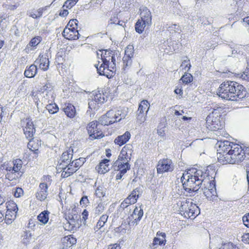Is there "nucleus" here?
<instances>
[{
    "mask_svg": "<svg viewBox=\"0 0 249 249\" xmlns=\"http://www.w3.org/2000/svg\"><path fill=\"white\" fill-rule=\"evenodd\" d=\"M244 224L248 228H249V213L245 215L242 217Z\"/></svg>",
    "mask_w": 249,
    "mask_h": 249,
    "instance_id": "obj_64",
    "label": "nucleus"
},
{
    "mask_svg": "<svg viewBox=\"0 0 249 249\" xmlns=\"http://www.w3.org/2000/svg\"><path fill=\"white\" fill-rule=\"evenodd\" d=\"M19 173H17L14 171L13 172H7L5 174V178L12 181L15 180L18 178V176H21Z\"/></svg>",
    "mask_w": 249,
    "mask_h": 249,
    "instance_id": "obj_44",
    "label": "nucleus"
},
{
    "mask_svg": "<svg viewBox=\"0 0 249 249\" xmlns=\"http://www.w3.org/2000/svg\"><path fill=\"white\" fill-rule=\"evenodd\" d=\"M80 215L78 214L75 208L72 209L71 212H69L66 217L67 220H80Z\"/></svg>",
    "mask_w": 249,
    "mask_h": 249,
    "instance_id": "obj_34",
    "label": "nucleus"
},
{
    "mask_svg": "<svg viewBox=\"0 0 249 249\" xmlns=\"http://www.w3.org/2000/svg\"><path fill=\"white\" fill-rule=\"evenodd\" d=\"M52 177L49 175H44L41 178V183L39 185H44L46 187H48L51 185L52 183Z\"/></svg>",
    "mask_w": 249,
    "mask_h": 249,
    "instance_id": "obj_41",
    "label": "nucleus"
},
{
    "mask_svg": "<svg viewBox=\"0 0 249 249\" xmlns=\"http://www.w3.org/2000/svg\"><path fill=\"white\" fill-rule=\"evenodd\" d=\"M41 40L42 38L41 36H36L31 39L29 43V45L31 47H36L41 42Z\"/></svg>",
    "mask_w": 249,
    "mask_h": 249,
    "instance_id": "obj_51",
    "label": "nucleus"
},
{
    "mask_svg": "<svg viewBox=\"0 0 249 249\" xmlns=\"http://www.w3.org/2000/svg\"><path fill=\"white\" fill-rule=\"evenodd\" d=\"M43 103L46 104V108L51 114L56 113L59 108L55 103H53V95L48 92L46 94L42 100Z\"/></svg>",
    "mask_w": 249,
    "mask_h": 249,
    "instance_id": "obj_12",
    "label": "nucleus"
},
{
    "mask_svg": "<svg viewBox=\"0 0 249 249\" xmlns=\"http://www.w3.org/2000/svg\"><path fill=\"white\" fill-rule=\"evenodd\" d=\"M95 194L96 196L102 197L105 196L106 193L103 187L99 186L96 189Z\"/></svg>",
    "mask_w": 249,
    "mask_h": 249,
    "instance_id": "obj_54",
    "label": "nucleus"
},
{
    "mask_svg": "<svg viewBox=\"0 0 249 249\" xmlns=\"http://www.w3.org/2000/svg\"><path fill=\"white\" fill-rule=\"evenodd\" d=\"M235 47V49H236L238 51V53L239 54L243 55L244 52L245 50L246 47L245 46H242L241 45H234Z\"/></svg>",
    "mask_w": 249,
    "mask_h": 249,
    "instance_id": "obj_62",
    "label": "nucleus"
},
{
    "mask_svg": "<svg viewBox=\"0 0 249 249\" xmlns=\"http://www.w3.org/2000/svg\"><path fill=\"white\" fill-rule=\"evenodd\" d=\"M108 159H104L96 167V169L100 174H104L109 170V162Z\"/></svg>",
    "mask_w": 249,
    "mask_h": 249,
    "instance_id": "obj_24",
    "label": "nucleus"
},
{
    "mask_svg": "<svg viewBox=\"0 0 249 249\" xmlns=\"http://www.w3.org/2000/svg\"><path fill=\"white\" fill-rule=\"evenodd\" d=\"M199 20L201 24L204 25H210L213 21V20L212 18H209L204 16L200 17Z\"/></svg>",
    "mask_w": 249,
    "mask_h": 249,
    "instance_id": "obj_55",
    "label": "nucleus"
},
{
    "mask_svg": "<svg viewBox=\"0 0 249 249\" xmlns=\"http://www.w3.org/2000/svg\"><path fill=\"white\" fill-rule=\"evenodd\" d=\"M131 158V156L125 154L123 156L122 154L120 153L117 160L113 163L112 167H115L117 169L124 168L126 170H129L130 169V165L129 163V161Z\"/></svg>",
    "mask_w": 249,
    "mask_h": 249,
    "instance_id": "obj_11",
    "label": "nucleus"
},
{
    "mask_svg": "<svg viewBox=\"0 0 249 249\" xmlns=\"http://www.w3.org/2000/svg\"><path fill=\"white\" fill-rule=\"evenodd\" d=\"M132 148V145L126 144L122 148L120 153L122 154L123 156L124 155V154H125L131 156L132 153L133 152Z\"/></svg>",
    "mask_w": 249,
    "mask_h": 249,
    "instance_id": "obj_43",
    "label": "nucleus"
},
{
    "mask_svg": "<svg viewBox=\"0 0 249 249\" xmlns=\"http://www.w3.org/2000/svg\"><path fill=\"white\" fill-rule=\"evenodd\" d=\"M13 193L16 197H19L23 194V191L21 188L17 187L13 189Z\"/></svg>",
    "mask_w": 249,
    "mask_h": 249,
    "instance_id": "obj_57",
    "label": "nucleus"
},
{
    "mask_svg": "<svg viewBox=\"0 0 249 249\" xmlns=\"http://www.w3.org/2000/svg\"><path fill=\"white\" fill-rule=\"evenodd\" d=\"M189 62V59H186L185 60H184L182 61L180 67L182 68V69H184L185 70H186V68H188V69L187 70V71H188L191 67V64Z\"/></svg>",
    "mask_w": 249,
    "mask_h": 249,
    "instance_id": "obj_61",
    "label": "nucleus"
},
{
    "mask_svg": "<svg viewBox=\"0 0 249 249\" xmlns=\"http://www.w3.org/2000/svg\"><path fill=\"white\" fill-rule=\"evenodd\" d=\"M75 2L73 1L72 0H67L64 4L63 7H66L67 8L70 9L72 6L75 5Z\"/></svg>",
    "mask_w": 249,
    "mask_h": 249,
    "instance_id": "obj_63",
    "label": "nucleus"
},
{
    "mask_svg": "<svg viewBox=\"0 0 249 249\" xmlns=\"http://www.w3.org/2000/svg\"><path fill=\"white\" fill-rule=\"evenodd\" d=\"M166 28L172 35L176 33L179 34L181 32L180 27L176 24L167 25Z\"/></svg>",
    "mask_w": 249,
    "mask_h": 249,
    "instance_id": "obj_38",
    "label": "nucleus"
},
{
    "mask_svg": "<svg viewBox=\"0 0 249 249\" xmlns=\"http://www.w3.org/2000/svg\"><path fill=\"white\" fill-rule=\"evenodd\" d=\"M37 69L36 65L32 64L27 68L24 71V75L28 78L34 77L37 73Z\"/></svg>",
    "mask_w": 249,
    "mask_h": 249,
    "instance_id": "obj_27",
    "label": "nucleus"
},
{
    "mask_svg": "<svg viewBox=\"0 0 249 249\" xmlns=\"http://www.w3.org/2000/svg\"><path fill=\"white\" fill-rule=\"evenodd\" d=\"M105 210V204L103 203H99L94 209V213L96 214L99 215L103 212Z\"/></svg>",
    "mask_w": 249,
    "mask_h": 249,
    "instance_id": "obj_52",
    "label": "nucleus"
},
{
    "mask_svg": "<svg viewBox=\"0 0 249 249\" xmlns=\"http://www.w3.org/2000/svg\"><path fill=\"white\" fill-rule=\"evenodd\" d=\"M63 111L65 113L66 115L69 118H73L75 115V108L74 106L71 104H68L63 108Z\"/></svg>",
    "mask_w": 249,
    "mask_h": 249,
    "instance_id": "obj_28",
    "label": "nucleus"
},
{
    "mask_svg": "<svg viewBox=\"0 0 249 249\" xmlns=\"http://www.w3.org/2000/svg\"><path fill=\"white\" fill-rule=\"evenodd\" d=\"M160 47V49L162 50L164 53L167 54L172 53L175 51L173 47H171L169 45L168 41H164Z\"/></svg>",
    "mask_w": 249,
    "mask_h": 249,
    "instance_id": "obj_36",
    "label": "nucleus"
},
{
    "mask_svg": "<svg viewBox=\"0 0 249 249\" xmlns=\"http://www.w3.org/2000/svg\"><path fill=\"white\" fill-rule=\"evenodd\" d=\"M47 187L44 185H39L38 188L36 193V196L37 199L40 201L45 200L48 195Z\"/></svg>",
    "mask_w": 249,
    "mask_h": 249,
    "instance_id": "obj_21",
    "label": "nucleus"
},
{
    "mask_svg": "<svg viewBox=\"0 0 249 249\" xmlns=\"http://www.w3.org/2000/svg\"><path fill=\"white\" fill-rule=\"evenodd\" d=\"M193 79L192 75L189 73H185L181 78L182 82L186 84L191 83L193 81Z\"/></svg>",
    "mask_w": 249,
    "mask_h": 249,
    "instance_id": "obj_48",
    "label": "nucleus"
},
{
    "mask_svg": "<svg viewBox=\"0 0 249 249\" xmlns=\"http://www.w3.org/2000/svg\"><path fill=\"white\" fill-rule=\"evenodd\" d=\"M116 114V119L118 122L125 118L128 113V108L125 107L122 108L117 111H115Z\"/></svg>",
    "mask_w": 249,
    "mask_h": 249,
    "instance_id": "obj_31",
    "label": "nucleus"
},
{
    "mask_svg": "<svg viewBox=\"0 0 249 249\" xmlns=\"http://www.w3.org/2000/svg\"><path fill=\"white\" fill-rule=\"evenodd\" d=\"M32 236L33 234L30 231H24L22 235V242L23 244L26 246L28 245L30 243Z\"/></svg>",
    "mask_w": 249,
    "mask_h": 249,
    "instance_id": "obj_33",
    "label": "nucleus"
},
{
    "mask_svg": "<svg viewBox=\"0 0 249 249\" xmlns=\"http://www.w3.org/2000/svg\"><path fill=\"white\" fill-rule=\"evenodd\" d=\"M174 169V164L172 160L169 159L160 160L157 165L158 174H163L165 172H172Z\"/></svg>",
    "mask_w": 249,
    "mask_h": 249,
    "instance_id": "obj_10",
    "label": "nucleus"
},
{
    "mask_svg": "<svg viewBox=\"0 0 249 249\" xmlns=\"http://www.w3.org/2000/svg\"><path fill=\"white\" fill-rule=\"evenodd\" d=\"M179 211L181 214L186 218L195 217L200 213L198 207L187 200L181 201Z\"/></svg>",
    "mask_w": 249,
    "mask_h": 249,
    "instance_id": "obj_4",
    "label": "nucleus"
},
{
    "mask_svg": "<svg viewBox=\"0 0 249 249\" xmlns=\"http://www.w3.org/2000/svg\"><path fill=\"white\" fill-rule=\"evenodd\" d=\"M7 211L12 213L15 217L18 211L17 205L13 201H9L7 205Z\"/></svg>",
    "mask_w": 249,
    "mask_h": 249,
    "instance_id": "obj_37",
    "label": "nucleus"
},
{
    "mask_svg": "<svg viewBox=\"0 0 249 249\" xmlns=\"http://www.w3.org/2000/svg\"><path fill=\"white\" fill-rule=\"evenodd\" d=\"M214 177L213 178L210 177V182L206 185H202L200 190L203 192V194L209 200H213L217 197L215 184L213 183Z\"/></svg>",
    "mask_w": 249,
    "mask_h": 249,
    "instance_id": "obj_8",
    "label": "nucleus"
},
{
    "mask_svg": "<svg viewBox=\"0 0 249 249\" xmlns=\"http://www.w3.org/2000/svg\"><path fill=\"white\" fill-rule=\"evenodd\" d=\"M79 222L80 220H67L65 227L68 228L69 231H75L77 228H79Z\"/></svg>",
    "mask_w": 249,
    "mask_h": 249,
    "instance_id": "obj_29",
    "label": "nucleus"
},
{
    "mask_svg": "<svg viewBox=\"0 0 249 249\" xmlns=\"http://www.w3.org/2000/svg\"><path fill=\"white\" fill-rule=\"evenodd\" d=\"M116 57L115 53L112 55H108L106 57H103V63L99 68L96 65L98 73L100 75H106L107 77L108 74L107 71L111 72L112 73L116 71Z\"/></svg>",
    "mask_w": 249,
    "mask_h": 249,
    "instance_id": "obj_3",
    "label": "nucleus"
},
{
    "mask_svg": "<svg viewBox=\"0 0 249 249\" xmlns=\"http://www.w3.org/2000/svg\"><path fill=\"white\" fill-rule=\"evenodd\" d=\"M102 125L98 122H92L89 124L87 126L88 133L90 137L93 139L101 138L104 136L101 131Z\"/></svg>",
    "mask_w": 249,
    "mask_h": 249,
    "instance_id": "obj_9",
    "label": "nucleus"
},
{
    "mask_svg": "<svg viewBox=\"0 0 249 249\" xmlns=\"http://www.w3.org/2000/svg\"><path fill=\"white\" fill-rule=\"evenodd\" d=\"M143 215V211L142 209L139 210L137 207H136L133 212L132 214L130 217H129L130 221L134 219L132 223H137L138 221H140Z\"/></svg>",
    "mask_w": 249,
    "mask_h": 249,
    "instance_id": "obj_25",
    "label": "nucleus"
},
{
    "mask_svg": "<svg viewBox=\"0 0 249 249\" xmlns=\"http://www.w3.org/2000/svg\"><path fill=\"white\" fill-rule=\"evenodd\" d=\"M73 149L69 148L67 151L63 153L60 160L61 162L59 164L60 168H63L66 164H68L71 161L72 157Z\"/></svg>",
    "mask_w": 249,
    "mask_h": 249,
    "instance_id": "obj_20",
    "label": "nucleus"
},
{
    "mask_svg": "<svg viewBox=\"0 0 249 249\" xmlns=\"http://www.w3.org/2000/svg\"><path fill=\"white\" fill-rule=\"evenodd\" d=\"M219 110L221 108L213 109L212 114L208 115L206 120V126L207 128L211 131H217L222 127L220 121V115L217 114V111L219 113Z\"/></svg>",
    "mask_w": 249,
    "mask_h": 249,
    "instance_id": "obj_5",
    "label": "nucleus"
},
{
    "mask_svg": "<svg viewBox=\"0 0 249 249\" xmlns=\"http://www.w3.org/2000/svg\"><path fill=\"white\" fill-rule=\"evenodd\" d=\"M215 169L212 166H208L203 170H196L194 175L187 172L183 174L181 181L184 189L187 192L199 191L202 185H206L210 182V177L213 178L215 175Z\"/></svg>",
    "mask_w": 249,
    "mask_h": 249,
    "instance_id": "obj_1",
    "label": "nucleus"
},
{
    "mask_svg": "<svg viewBox=\"0 0 249 249\" xmlns=\"http://www.w3.org/2000/svg\"><path fill=\"white\" fill-rule=\"evenodd\" d=\"M28 147L32 151H34L35 154L37 155L38 152V148L39 145L38 144L36 143L34 140H30L29 142L28 143Z\"/></svg>",
    "mask_w": 249,
    "mask_h": 249,
    "instance_id": "obj_40",
    "label": "nucleus"
},
{
    "mask_svg": "<svg viewBox=\"0 0 249 249\" xmlns=\"http://www.w3.org/2000/svg\"><path fill=\"white\" fill-rule=\"evenodd\" d=\"M139 189L136 188L134 189L130 194V195L127 197L131 198V201L134 204L136 202L137 199L139 197Z\"/></svg>",
    "mask_w": 249,
    "mask_h": 249,
    "instance_id": "obj_42",
    "label": "nucleus"
},
{
    "mask_svg": "<svg viewBox=\"0 0 249 249\" xmlns=\"http://www.w3.org/2000/svg\"><path fill=\"white\" fill-rule=\"evenodd\" d=\"M86 160L84 158H80L78 159H76L74 161L75 167L77 168V170L78 168L81 166L83 163L85 162Z\"/></svg>",
    "mask_w": 249,
    "mask_h": 249,
    "instance_id": "obj_58",
    "label": "nucleus"
},
{
    "mask_svg": "<svg viewBox=\"0 0 249 249\" xmlns=\"http://www.w3.org/2000/svg\"><path fill=\"white\" fill-rule=\"evenodd\" d=\"M78 23V21L76 19H72L69 21L66 27H69L70 26L69 28L75 27L77 29Z\"/></svg>",
    "mask_w": 249,
    "mask_h": 249,
    "instance_id": "obj_60",
    "label": "nucleus"
},
{
    "mask_svg": "<svg viewBox=\"0 0 249 249\" xmlns=\"http://www.w3.org/2000/svg\"><path fill=\"white\" fill-rule=\"evenodd\" d=\"M131 137L130 133L126 131L124 134L118 136L114 140V143L119 146H122L126 143Z\"/></svg>",
    "mask_w": 249,
    "mask_h": 249,
    "instance_id": "obj_23",
    "label": "nucleus"
},
{
    "mask_svg": "<svg viewBox=\"0 0 249 249\" xmlns=\"http://www.w3.org/2000/svg\"><path fill=\"white\" fill-rule=\"evenodd\" d=\"M116 115L115 110L111 109L99 119V123L103 125H108L117 122Z\"/></svg>",
    "mask_w": 249,
    "mask_h": 249,
    "instance_id": "obj_13",
    "label": "nucleus"
},
{
    "mask_svg": "<svg viewBox=\"0 0 249 249\" xmlns=\"http://www.w3.org/2000/svg\"><path fill=\"white\" fill-rule=\"evenodd\" d=\"M22 161L19 159L13 160L12 163L13 170L17 173H19V171L22 167Z\"/></svg>",
    "mask_w": 249,
    "mask_h": 249,
    "instance_id": "obj_35",
    "label": "nucleus"
},
{
    "mask_svg": "<svg viewBox=\"0 0 249 249\" xmlns=\"http://www.w3.org/2000/svg\"><path fill=\"white\" fill-rule=\"evenodd\" d=\"M132 57H129L128 56H124L123 58V66L124 68L129 67L132 64Z\"/></svg>",
    "mask_w": 249,
    "mask_h": 249,
    "instance_id": "obj_56",
    "label": "nucleus"
},
{
    "mask_svg": "<svg viewBox=\"0 0 249 249\" xmlns=\"http://www.w3.org/2000/svg\"><path fill=\"white\" fill-rule=\"evenodd\" d=\"M35 63L39 65V68L45 71L49 69V61L48 56L47 54H40L38 58L35 61Z\"/></svg>",
    "mask_w": 249,
    "mask_h": 249,
    "instance_id": "obj_19",
    "label": "nucleus"
},
{
    "mask_svg": "<svg viewBox=\"0 0 249 249\" xmlns=\"http://www.w3.org/2000/svg\"><path fill=\"white\" fill-rule=\"evenodd\" d=\"M157 236L158 237H156L154 238L153 245H165L166 243V234L164 232H161L160 231H158L157 233Z\"/></svg>",
    "mask_w": 249,
    "mask_h": 249,
    "instance_id": "obj_26",
    "label": "nucleus"
},
{
    "mask_svg": "<svg viewBox=\"0 0 249 249\" xmlns=\"http://www.w3.org/2000/svg\"><path fill=\"white\" fill-rule=\"evenodd\" d=\"M114 171H119V173L116 176V179H121L123 176L126 173L128 170L124 169H117L115 167H112Z\"/></svg>",
    "mask_w": 249,
    "mask_h": 249,
    "instance_id": "obj_50",
    "label": "nucleus"
},
{
    "mask_svg": "<svg viewBox=\"0 0 249 249\" xmlns=\"http://www.w3.org/2000/svg\"><path fill=\"white\" fill-rule=\"evenodd\" d=\"M62 35L67 39L76 40L79 38V34L75 27L69 28L66 27L63 30Z\"/></svg>",
    "mask_w": 249,
    "mask_h": 249,
    "instance_id": "obj_15",
    "label": "nucleus"
},
{
    "mask_svg": "<svg viewBox=\"0 0 249 249\" xmlns=\"http://www.w3.org/2000/svg\"><path fill=\"white\" fill-rule=\"evenodd\" d=\"M108 217V215L107 214H103L100 217V219L96 225V227L98 229H100L104 226L106 222L107 221Z\"/></svg>",
    "mask_w": 249,
    "mask_h": 249,
    "instance_id": "obj_45",
    "label": "nucleus"
},
{
    "mask_svg": "<svg viewBox=\"0 0 249 249\" xmlns=\"http://www.w3.org/2000/svg\"><path fill=\"white\" fill-rule=\"evenodd\" d=\"M50 212L48 211L42 212L38 216V220L43 224H46L49 221V214Z\"/></svg>",
    "mask_w": 249,
    "mask_h": 249,
    "instance_id": "obj_32",
    "label": "nucleus"
},
{
    "mask_svg": "<svg viewBox=\"0 0 249 249\" xmlns=\"http://www.w3.org/2000/svg\"><path fill=\"white\" fill-rule=\"evenodd\" d=\"M233 85L235 88L233 89L234 93L232 95V101H238L245 98L247 94V91L243 86L234 81H233Z\"/></svg>",
    "mask_w": 249,
    "mask_h": 249,
    "instance_id": "obj_14",
    "label": "nucleus"
},
{
    "mask_svg": "<svg viewBox=\"0 0 249 249\" xmlns=\"http://www.w3.org/2000/svg\"><path fill=\"white\" fill-rule=\"evenodd\" d=\"M61 168L63 170L62 175L65 178L70 176L77 171V168L75 167L74 161L71 162V161L63 166V168Z\"/></svg>",
    "mask_w": 249,
    "mask_h": 249,
    "instance_id": "obj_22",
    "label": "nucleus"
},
{
    "mask_svg": "<svg viewBox=\"0 0 249 249\" xmlns=\"http://www.w3.org/2000/svg\"><path fill=\"white\" fill-rule=\"evenodd\" d=\"M148 26V25L144 24V22H142V20L138 19L135 25V29L136 32L139 34H141L144 30L145 27Z\"/></svg>",
    "mask_w": 249,
    "mask_h": 249,
    "instance_id": "obj_39",
    "label": "nucleus"
},
{
    "mask_svg": "<svg viewBox=\"0 0 249 249\" xmlns=\"http://www.w3.org/2000/svg\"><path fill=\"white\" fill-rule=\"evenodd\" d=\"M217 144V159L222 164L238 163L244 160L245 153L240 145L228 141L219 142Z\"/></svg>",
    "mask_w": 249,
    "mask_h": 249,
    "instance_id": "obj_2",
    "label": "nucleus"
},
{
    "mask_svg": "<svg viewBox=\"0 0 249 249\" xmlns=\"http://www.w3.org/2000/svg\"><path fill=\"white\" fill-rule=\"evenodd\" d=\"M235 86L233 81H228L222 83L217 89V95L222 99L232 101V95Z\"/></svg>",
    "mask_w": 249,
    "mask_h": 249,
    "instance_id": "obj_6",
    "label": "nucleus"
},
{
    "mask_svg": "<svg viewBox=\"0 0 249 249\" xmlns=\"http://www.w3.org/2000/svg\"><path fill=\"white\" fill-rule=\"evenodd\" d=\"M219 249H239L238 247L231 242L223 243Z\"/></svg>",
    "mask_w": 249,
    "mask_h": 249,
    "instance_id": "obj_47",
    "label": "nucleus"
},
{
    "mask_svg": "<svg viewBox=\"0 0 249 249\" xmlns=\"http://www.w3.org/2000/svg\"><path fill=\"white\" fill-rule=\"evenodd\" d=\"M26 125L23 129L24 133L27 139H32L36 130L33 122L30 118H27L25 120Z\"/></svg>",
    "mask_w": 249,
    "mask_h": 249,
    "instance_id": "obj_17",
    "label": "nucleus"
},
{
    "mask_svg": "<svg viewBox=\"0 0 249 249\" xmlns=\"http://www.w3.org/2000/svg\"><path fill=\"white\" fill-rule=\"evenodd\" d=\"M134 54V47L132 45H128L125 50V53L124 56H128L133 57Z\"/></svg>",
    "mask_w": 249,
    "mask_h": 249,
    "instance_id": "obj_49",
    "label": "nucleus"
},
{
    "mask_svg": "<svg viewBox=\"0 0 249 249\" xmlns=\"http://www.w3.org/2000/svg\"><path fill=\"white\" fill-rule=\"evenodd\" d=\"M43 11V8H39L35 12L31 13L30 16L34 18H40L42 16Z\"/></svg>",
    "mask_w": 249,
    "mask_h": 249,
    "instance_id": "obj_59",
    "label": "nucleus"
},
{
    "mask_svg": "<svg viewBox=\"0 0 249 249\" xmlns=\"http://www.w3.org/2000/svg\"><path fill=\"white\" fill-rule=\"evenodd\" d=\"M76 243V239L71 235L65 236L61 239L60 249H70Z\"/></svg>",
    "mask_w": 249,
    "mask_h": 249,
    "instance_id": "obj_18",
    "label": "nucleus"
},
{
    "mask_svg": "<svg viewBox=\"0 0 249 249\" xmlns=\"http://www.w3.org/2000/svg\"><path fill=\"white\" fill-rule=\"evenodd\" d=\"M89 99V107L92 109H97L100 105H102L107 100V96L100 91H94Z\"/></svg>",
    "mask_w": 249,
    "mask_h": 249,
    "instance_id": "obj_7",
    "label": "nucleus"
},
{
    "mask_svg": "<svg viewBox=\"0 0 249 249\" xmlns=\"http://www.w3.org/2000/svg\"><path fill=\"white\" fill-rule=\"evenodd\" d=\"M146 115L147 113L137 112V123L139 124L144 123L146 120Z\"/></svg>",
    "mask_w": 249,
    "mask_h": 249,
    "instance_id": "obj_46",
    "label": "nucleus"
},
{
    "mask_svg": "<svg viewBox=\"0 0 249 249\" xmlns=\"http://www.w3.org/2000/svg\"><path fill=\"white\" fill-rule=\"evenodd\" d=\"M149 103L147 100H142L139 104L137 112L147 113L149 108Z\"/></svg>",
    "mask_w": 249,
    "mask_h": 249,
    "instance_id": "obj_30",
    "label": "nucleus"
},
{
    "mask_svg": "<svg viewBox=\"0 0 249 249\" xmlns=\"http://www.w3.org/2000/svg\"><path fill=\"white\" fill-rule=\"evenodd\" d=\"M141 11L140 20L144 22V24L150 26L152 24V15L150 11L146 7H142L140 8Z\"/></svg>",
    "mask_w": 249,
    "mask_h": 249,
    "instance_id": "obj_16",
    "label": "nucleus"
},
{
    "mask_svg": "<svg viewBox=\"0 0 249 249\" xmlns=\"http://www.w3.org/2000/svg\"><path fill=\"white\" fill-rule=\"evenodd\" d=\"M240 78L244 80L249 81V63H248L247 68L243 73L240 74Z\"/></svg>",
    "mask_w": 249,
    "mask_h": 249,
    "instance_id": "obj_53",
    "label": "nucleus"
}]
</instances>
